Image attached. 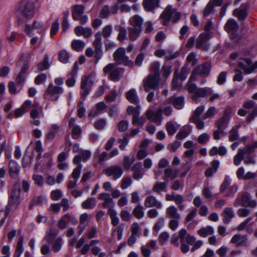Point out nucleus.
Returning a JSON list of instances; mask_svg holds the SVG:
<instances>
[{
	"mask_svg": "<svg viewBox=\"0 0 257 257\" xmlns=\"http://www.w3.org/2000/svg\"><path fill=\"white\" fill-rule=\"evenodd\" d=\"M17 14L27 20L32 19L35 14V4L33 0H21L17 8Z\"/></svg>",
	"mask_w": 257,
	"mask_h": 257,
	"instance_id": "obj_1",
	"label": "nucleus"
},
{
	"mask_svg": "<svg viewBox=\"0 0 257 257\" xmlns=\"http://www.w3.org/2000/svg\"><path fill=\"white\" fill-rule=\"evenodd\" d=\"M95 40L93 42L94 50L91 47L87 48L85 51L86 55L88 57H92L95 54V57L98 62L103 56V49L101 33L98 31L95 34Z\"/></svg>",
	"mask_w": 257,
	"mask_h": 257,
	"instance_id": "obj_2",
	"label": "nucleus"
},
{
	"mask_svg": "<svg viewBox=\"0 0 257 257\" xmlns=\"http://www.w3.org/2000/svg\"><path fill=\"white\" fill-rule=\"evenodd\" d=\"M140 105L136 106H128L126 109V112L128 115H133L132 123L133 125H137L138 126H143L145 121L146 118L143 116H140Z\"/></svg>",
	"mask_w": 257,
	"mask_h": 257,
	"instance_id": "obj_3",
	"label": "nucleus"
},
{
	"mask_svg": "<svg viewBox=\"0 0 257 257\" xmlns=\"http://www.w3.org/2000/svg\"><path fill=\"white\" fill-rule=\"evenodd\" d=\"M63 88L59 86H55L52 83L49 84L44 95L45 97H48V99L52 101H57L60 95L63 93Z\"/></svg>",
	"mask_w": 257,
	"mask_h": 257,
	"instance_id": "obj_4",
	"label": "nucleus"
},
{
	"mask_svg": "<svg viewBox=\"0 0 257 257\" xmlns=\"http://www.w3.org/2000/svg\"><path fill=\"white\" fill-rule=\"evenodd\" d=\"M105 74L110 73L109 78L111 81L117 82L120 79V73H123V68L117 67L115 63H109L103 68Z\"/></svg>",
	"mask_w": 257,
	"mask_h": 257,
	"instance_id": "obj_5",
	"label": "nucleus"
},
{
	"mask_svg": "<svg viewBox=\"0 0 257 257\" xmlns=\"http://www.w3.org/2000/svg\"><path fill=\"white\" fill-rule=\"evenodd\" d=\"M239 70L242 71L245 74H249L253 73L257 69V61L252 63L250 58H245L243 61L238 63Z\"/></svg>",
	"mask_w": 257,
	"mask_h": 257,
	"instance_id": "obj_6",
	"label": "nucleus"
},
{
	"mask_svg": "<svg viewBox=\"0 0 257 257\" xmlns=\"http://www.w3.org/2000/svg\"><path fill=\"white\" fill-rule=\"evenodd\" d=\"M180 14L177 11L176 9H173L171 6H167L161 15V17L166 22L172 20L173 23L177 22L180 19Z\"/></svg>",
	"mask_w": 257,
	"mask_h": 257,
	"instance_id": "obj_7",
	"label": "nucleus"
},
{
	"mask_svg": "<svg viewBox=\"0 0 257 257\" xmlns=\"http://www.w3.org/2000/svg\"><path fill=\"white\" fill-rule=\"evenodd\" d=\"M160 81V75H149L144 80V88L146 92H149L152 89L158 88V85Z\"/></svg>",
	"mask_w": 257,
	"mask_h": 257,
	"instance_id": "obj_8",
	"label": "nucleus"
},
{
	"mask_svg": "<svg viewBox=\"0 0 257 257\" xmlns=\"http://www.w3.org/2000/svg\"><path fill=\"white\" fill-rule=\"evenodd\" d=\"M211 69V64L209 62H205L203 64L198 65L193 71L190 77V80H195L198 75L202 76H207L209 75Z\"/></svg>",
	"mask_w": 257,
	"mask_h": 257,
	"instance_id": "obj_9",
	"label": "nucleus"
},
{
	"mask_svg": "<svg viewBox=\"0 0 257 257\" xmlns=\"http://www.w3.org/2000/svg\"><path fill=\"white\" fill-rule=\"evenodd\" d=\"M106 175L111 177L113 180H117L123 175V168L119 165H112L104 170Z\"/></svg>",
	"mask_w": 257,
	"mask_h": 257,
	"instance_id": "obj_10",
	"label": "nucleus"
},
{
	"mask_svg": "<svg viewBox=\"0 0 257 257\" xmlns=\"http://www.w3.org/2000/svg\"><path fill=\"white\" fill-rule=\"evenodd\" d=\"M163 109L159 108L155 112L149 109L146 112V115L148 119L160 125L162 123Z\"/></svg>",
	"mask_w": 257,
	"mask_h": 257,
	"instance_id": "obj_11",
	"label": "nucleus"
},
{
	"mask_svg": "<svg viewBox=\"0 0 257 257\" xmlns=\"http://www.w3.org/2000/svg\"><path fill=\"white\" fill-rule=\"evenodd\" d=\"M114 60L116 62L122 63L123 65H129L130 60L128 56H126V50L124 47L117 48L113 53Z\"/></svg>",
	"mask_w": 257,
	"mask_h": 257,
	"instance_id": "obj_12",
	"label": "nucleus"
},
{
	"mask_svg": "<svg viewBox=\"0 0 257 257\" xmlns=\"http://www.w3.org/2000/svg\"><path fill=\"white\" fill-rule=\"evenodd\" d=\"M209 38L210 34L208 32L201 34L196 40V47L204 50H208L209 48V44L208 43Z\"/></svg>",
	"mask_w": 257,
	"mask_h": 257,
	"instance_id": "obj_13",
	"label": "nucleus"
},
{
	"mask_svg": "<svg viewBox=\"0 0 257 257\" xmlns=\"http://www.w3.org/2000/svg\"><path fill=\"white\" fill-rule=\"evenodd\" d=\"M184 97L173 96L164 101L163 105L165 106L166 104H172L176 109L179 110L184 107Z\"/></svg>",
	"mask_w": 257,
	"mask_h": 257,
	"instance_id": "obj_14",
	"label": "nucleus"
},
{
	"mask_svg": "<svg viewBox=\"0 0 257 257\" xmlns=\"http://www.w3.org/2000/svg\"><path fill=\"white\" fill-rule=\"evenodd\" d=\"M119 9V5L116 4L111 8L108 6H104L100 12V16L102 19H107L112 14H116Z\"/></svg>",
	"mask_w": 257,
	"mask_h": 257,
	"instance_id": "obj_15",
	"label": "nucleus"
},
{
	"mask_svg": "<svg viewBox=\"0 0 257 257\" xmlns=\"http://www.w3.org/2000/svg\"><path fill=\"white\" fill-rule=\"evenodd\" d=\"M29 64L28 62H25L22 66L21 71L16 77V81L18 86L23 85L25 80V75L27 71L29 70Z\"/></svg>",
	"mask_w": 257,
	"mask_h": 257,
	"instance_id": "obj_16",
	"label": "nucleus"
},
{
	"mask_svg": "<svg viewBox=\"0 0 257 257\" xmlns=\"http://www.w3.org/2000/svg\"><path fill=\"white\" fill-rule=\"evenodd\" d=\"M20 189H13L9 195V200L8 203L15 206V209H17L19 205L20 204L21 201L20 199Z\"/></svg>",
	"mask_w": 257,
	"mask_h": 257,
	"instance_id": "obj_17",
	"label": "nucleus"
},
{
	"mask_svg": "<svg viewBox=\"0 0 257 257\" xmlns=\"http://www.w3.org/2000/svg\"><path fill=\"white\" fill-rule=\"evenodd\" d=\"M75 118H70L69 121V126L72 130L71 135L72 138L74 139H77L82 133V130L79 125L75 124Z\"/></svg>",
	"mask_w": 257,
	"mask_h": 257,
	"instance_id": "obj_18",
	"label": "nucleus"
},
{
	"mask_svg": "<svg viewBox=\"0 0 257 257\" xmlns=\"http://www.w3.org/2000/svg\"><path fill=\"white\" fill-rule=\"evenodd\" d=\"M125 98L130 102L136 105V106L139 105L140 98L135 89H131L126 91L125 93Z\"/></svg>",
	"mask_w": 257,
	"mask_h": 257,
	"instance_id": "obj_19",
	"label": "nucleus"
},
{
	"mask_svg": "<svg viewBox=\"0 0 257 257\" xmlns=\"http://www.w3.org/2000/svg\"><path fill=\"white\" fill-rule=\"evenodd\" d=\"M241 196V202L242 205L245 207L254 208L257 206V202L255 200H251L249 194L245 193Z\"/></svg>",
	"mask_w": 257,
	"mask_h": 257,
	"instance_id": "obj_20",
	"label": "nucleus"
},
{
	"mask_svg": "<svg viewBox=\"0 0 257 257\" xmlns=\"http://www.w3.org/2000/svg\"><path fill=\"white\" fill-rule=\"evenodd\" d=\"M144 205L147 208L157 207L158 208H162V204L158 201L157 198L154 196L151 195L146 198Z\"/></svg>",
	"mask_w": 257,
	"mask_h": 257,
	"instance_id": "obj_21",
	"label": "nucleus"
},
{
	"mask_svg": "<svg viewBox=\"0 0 257 257\" xmlns=\"http://www.w3.org/2000/svg\"><path fill=\"white\" fill-rule=\"evenodd\" d=\"M223 217V221L224 223L229 224L234 218L235 215L233 209L230 207L225 208L221 214Z\"/></svg>",
	"mask_w": 257,
	"mask_h": 257,
	"instance_id": "obj_22",
	"label": "nucleus"
},
{
	"mask_svg": "<svg viewBox=\"0 0 257 257\" xmlns=\"http://www.w3.org/2000/svg\"><path fill=\"white\" fill-rule=\"evenodd\" d=\"M229 119V111L226 110L224 115L217 121V127L222 133H224V129L227 126Z\"/></svg>",
	"mask_w": 257,
	"mask_h": 257,
	"instance_id": "obj_23",
	"label": "nucleus"
},
{
	"mask_svg": "<svg viewBox=\"0 0 257 257\" xmlns=\"http://www.w3.org/2000/svg\"><path fill=\"white\" fill-rule=\"evenodd\" d=\"M75 33L77 36L83 35L85 38L90 37L92 34V29L90 27L77 26L74 29Z\"/></svg>",
	"mask_w": 257,
	"mask_h": 257,
	"instance_id": "obj_24",
	"label": "nucleus"
},
{
	"mask_svg": "<svg viewBox=\"0 0 257 257\" xmlns=\"http://www.w3.org/2000/svg\"><path fill=\"white\" fill-rule=\"evenodd\" d=\"M59 130L60 127L57 124L51 125L49 132L45 136V141L50 142L54 140Z\"/></svg>",
	"mask_w": 257,
	"mask_h": 257,
	"instance_id": "obj_25",
	"label": "nucleus"
},
{
	"mask_svg": "<svg viewBox=\"0 0 257 257\" xmlns=\"http://www.w3.org/2000/svg\"><path fill=\"white\" fill-rule=\"evenodd\" d=\"M180 127L179 124L172 120L168 121L165 124L166 130L170 136L174 135Z\"/></svg>",
	"mask_w": 257,
	"mask_h": 257,
	"instance_id": "obj_26",
	"label": "nucleus"
},
{
	"mask_svg": "<svg viewBox=\"0 0 257 257\" xmlns=\"http://www.w3.org/2000/svg\"><path fill=\"white\" fill-rule=\"evenodd\" d=\"M160 0H144L143 5L145 10L152 12L156 8L159 6Z\"/></svg>",
	"mask_w": 257,
	"mask_h": 257,
	"instance_id": "obj_27",
	"label": "nucleus"
},
{
	"mask_svg": "<svg viewBox=\"0 0 257 257\" xmlns=\"http://www.w3.org/2000/svg\"><path fill=\"white\" fill-rule=\"evenodd\" d=\"M211 166L207 168L205 172L207 177H211L217 171L220 162L219 160H214L211 162Z\"/></svg>",
	"mask_w": 257,
	"mask_h": 257,
	"instance_id": "obj_28",
	"label": "nucleus"
},
{
	"mask_svg": "<svg viewBox=\"0 0 257 257\" xmlns=\"http://www.w3.org/2000/svg\"><path fill=\"white\" fill-rule=\"evenodd\" d=\"M166 214L168 217L171 219H180L181 218L177 209L174 206L168 207L166 210Z\"/></svg>",
	"mask_w": 257,
	"mask_h": 257,
	"instance_id": "obj_29",
	"label": "nucleus"
},
{
	"mask_svg": "<svg viewBox=\"0 0 257 257\" xmlns=\"http://www.w3.org/2000/svg\"><path fill=\"white\" fill-rule=\"evenodd\" d=\"M92 85H93L89 83V82L82 78L81 82V89L82 90V92L81 93V95L82 97L85 98L87 96L91 89Z\"/></svg>",
	"mask_w": 257,
	"mask_h": 257,
	"instance_id": "obj_30",
	"label": "nucleus"
},
{
	"mask_svg": "<svg viewBox=\"0 0 257 257\" xmlns=\"http://www.w3.org/2000/svg\"><path fill=\"white\" fill-rule=\"evenodd\" d=\"M224 29L228 33L238 31V24L234 19L229 20L226 23Z\"/></svg>",
	"mask_w": 257,
	"mask_h": 257,
	"instance_id": "obj_31",
	"label": "nucleus"
},
{
	"mask_svg": "<svg viewBox=\"0 0 257 257\" xmlns=\"http://www.w3.org/2000/svg\"><path fill=\"white\" fill-rule=\"evenodd\" d=\"M85 7L83 5H77L73 6V9L72 11V16L73 19L75 20L78 19L83 15L84 12Z\"/></svg>",
	"mask_w": 257,
	"mask_h": 257,
	"instance_id": "obj_32",
	"label": "nucleus"
},
{
	"mask_svg": "<svg viewBox=\"0 0 257 257\" xmlns=\"http://www.w3.org/2000/svg\"><path fill=\"white\" fill-rule=\"evenodd\" d=\"M178 238L181 241H195L196 240L195 237L188 233L186 229L184 228L181 229L179 231Z\"/></svg>",
	"mask_w": 257,
	"mask_h": 257,
	"instance_id": "obj_33",
	"label": "nucleus"
},
{
	"mask_svg": "<svg viewBox=\"0 0 257 257\" xmlns=\"http://www.w3.org/2000/svg\"><path fill=\"white\" fill-rule=\"evenodd\" d=\"M140 229V226L137 222H134L131 226V235L127 241H136V237L139 235V231Z\"/></svg>",
	"mask_w": 257,
	"mask_h": 257,
	"instance_id": "obj_34",
	"label": "nucleus"
},
{
	"mask_svg": "<svg viewBox=\"0 0 257 257\" xmlns=\"http://www.w3.org/2000/svg\"><path fill=\"white\" fill-rule=\"evenodd\" d=\"M167 183L165 182H157L153 186L152 191L160 194L161 192H166Z\"/></svg>",
	"mask_w": 257,
	"mask_h": 257,
	"instance_id": "obj_35",
	"label": "nucleus"
},
{
	"mask_svg": "<svg viewBox=\"0 0 257 257\" xmlns=\"http://www.w3.org/2000/svg\"><path fill=\"white\" fill-rule=\"evenodd\" d=\"M20 166L14 160H11L9 163V172L12 177L16 176L20 171Z\"/></svg>",
	"mask_w": 257,
	"mask_h": 257,
	"instance_id": "obj_36",
	"label": "nucleus"
},
{
	"mask_svg": "<svg viewBox=\"0 0 257 257\" xmlns=\"http://www.w3.org/2000/svg\"><path fill=\"white\" fill-rule=\"evenodd\" d=\"M192 131V128L191 126H185L177 133L176 138L180 140L185 139L191 133Z\"/></svg>",
	"mask_w": 257,
	"mask_h": 257,
	"instance_id": "obj_37",
	"label": "nucleus"
},
{
	"mask_svg": "<svg viewBox=\"0 0 257 257\" xmlns=\"http://www.w3.org/2000/svg\"><path fill=\"white\" fill-rule=\"evenodd\" d=\"M106 107V105L103 101L100 102L96 105V109L92 110L90 112L89 116L94 117L99 115L100 112L104 110Z\"/></svg>",
	"mask_w": 257,
	"mask_h": 257,
	"instance_id": "obj_38",
	"label": "nucleus"
},
{
	"mask_svg": "<svg viewBox=\"0 0 257 257\" xmlns=\"http://www.w3.org/2000/svg\"><path fill=\"white\" fill-rule=\"evenodd\" d=\"M178 176V170L173 171V169L170 167L167 168L164 170V179H170L173 180Z\"/></svg>",
	"mask_w": 257,
	"mask_h": 257,
	"instance_id": "obj_39",
	"label": "nucleus"
},
{
	"mask_svg": "<svg viewBox=\"0 0 257 257\" xmlns=\"http://www.w3.org/2000/svg\"><path fill=\"white\" fill-rule=\"evenodd\" d=\"M197 233L200 236L206 237L213 234L214 233V230L212 227L207 226L198 230Z\"/></svg>",
	"mask_w": 257,
	"mask_h": 257,
	"instance_id": "obj_40",
	"label": "nucleus"
},
{
	"mask_svg": "<svg viewBox=\"0 0 257 257\" xmlns=\"http://www.w3.org/2000/svg\"><path fill=\"white\" fill-rule=\"evenodd\" d=\"M141 32V29L139 27H133L130 26L128 27V37L132 41L135 40L138 37Z\"/></svg>",
	"mask_w": 257,
	"mask_h": 257,
	"instance_id": "obj_41",
	"label": "nucleus"
},
{
	"mask_svg": "<svg viewBox=\"0 0 257 257\" xmlns=\"http://www.w3.org/2000/svg\"><path fill=\"white\" fill-rule=\"evenodd\" d=\"M115 30L118 31L117 39L120 42H123L127 37V30L123 27L120 25L115 26Z\"/></svg>",
	"mask_w": 257,
	"mask_h": 257,
	"instance_id": "obj_42",
	"label": "nucleus"
},
{
	"mask_svg": "<svg viewBox=\"0 0 257 257\" xmlns=\"http://www.w3.org/2000/svg\"><path fill=\"white\" fill-rule=\"evenodd\" d=\"M143 22V19L138 15H135L130 19L131 26L133 27H139L141 29V26Z\"/></svg>",
	"mask_w": 257,
	"mask_h": 257,
	"instance_id": "obj_43",
	"label": "nucleus"
},
{
	"mask_svg": "<svg viewBox=\"0 0 257 257\" xmlns=\"http://www.w3.org/2000/svg\"><path fill=\"white\" fill-rule=\"evenodd\" d=\"M96 205V201L94 198H88L82 203V207L85 209H92Z\"/></svg>",
	"mask_w": 257,
	"mask_h": 257,
	"instance_id": "obj_44",
	"label": "nucleus"
},
{
	"mask_svg": "<svg viewBox=\"0 0 257 257\" xmlns=\"http://www.w3.org/2000/svg\"><path fill=\"white\" fill-rule=\"evenodd\" d=\"M71 46L72 48L77 51H82L85 46V43L81 40H74L72 42Z\"/></svg>",
	"mask_w": 257,
	"mask_h": 257,
	"instance_id": "obj_45",
	"label": "nucleus"
},
{
	"mask_svg": "<svg viewBox=\"0 0 257 257\" xmlns=\"http://www.w3.org/2000/svg\"><path fill=\"white\" fill-rule=\"evenodd\" d=\"M233 15L237 17L240 20L245 19L247 17V11L245 8L236 9L233 12Z\"/></svg>",
	"mask_w": 257,
	"mask_h": 257,
	"instance_id": "obj_46",
	"label": "nucleus"
},
{
	"mask_svg": "<svg viewBox=\"0 0 257 257\" xmlns=\"http://www.w3.org/2000/svg\"><path fill=\"white\" fill-rule=\"evenodd\" d=\"M49 67V57L47 54H45L43 61L38 64L37 67L40 71H44V70H47Z\"/></svg>",
	"mask_w": 257,
	"mask_h": 257,
	"instance_id": "obj_47",
	"label": "nucleus"
},
{
	"mask_svg": "<svg viewBox=\"0 0 257 257\" xmlns=\"http://www.w3.org/2000/svg\"><path fill=\"white\" fill-rule=\"evenodd\" d=\"M212 90L210 88H198L194 95L197 97H204L207 94L211 95Z\"/></svg>",
	"mask_w": 257,
	"mask_h": 257,
	"instance_id": "obj_48",
	"label": "nucleus"
},
{
	"mask_svg": "<svg viewBox=\"0 0 257 257\" xmlns=\"http://www.w3.org/2000/svg\"><path fill=\"white\" fill-rule=\"evenodd\" d=\"M135 161L134 157L131 158L128 156H124L122 158V169L128 170Z\"/></svg>",
	"mask_w": 257,
	"mask_h": 257,
	"instance_id": "obj_49",
	"label": "nucleus"
},
{
	"mask_svg": "<svg viewBox=\"0 0 257 257\" xmlns=\"http://www.w3.org/2000/svg\"><path fill=\"white\" fill-rule=\"evenodd\" d=\"M132 214L138 219L142 218L144 216L143 207L140 205L136 206L133 210Z\"/></svg>",
	"mask_w": 257,
	"mask_h": 257,
	"instance_id": "obj_50",
	"label": "nucleus"
},
{
	"mask_svg": "<svg viewBox=\"0 0 257 257\" xmlns=\"http://www.w3.org/2000/svg\"><path fill=\"white\" fill-rule=\"evenodd\" d=\"M244 150L238 149V152L234 157V165L238 166L241 163V161L243 160L244 157Z\"/></svg>",
	"mask_w": 257,
	"mask_h": 257,
	"instance_id": "obj_51",
	"label": "nucleus"
},
{
	"mask_svg": "<svg viewBox=\"0 0 257 257\" xmlns=\"http://www.w3.org/2000/svg\"><path fill=\"white\" fill-rule=\"evenodd\" d=\"M107 212L111 218L112 225L113 226H116L119 223V218L117 217L116 211L109 208Z\"/></svg>",
	"mask_w": 257,
	"mask_h": 257,
	"instance_id": "obj_52",
	"label": "nucleus"
},
{
	"mask_svg": "<svg viewBox=\"0 0 257 257\" xmlns=\"http://www.w3.org/2000/svg\"><path fill=\"white\" fill-rule=\"evenodd\" d=\"M32 179L35 184L40 187H42L45 183L44 179L41 175L36 174H33L32 175Z\"/></svg>",
	"mask_w": 257,
	"mask_h": 257,
	"instance_id": "obj_53",
	"label": "nucleus"
},
{
	"mask_svg": "<svg viewBox=\"0 0 257 257\" xmlns=\"http://www.w3.org/2000/svg\"><path fill=\"white\" fill-rule=\"evenodd\" d=\"M257 148V142H253L251 145H247L244 148H240V150L244 151V155L250 154L254 152Z\"/></svg>",
	"mask_w": 257,
	"mask_h": 257,
	"instance_id": "obj_54",
	"label": "nucleus"
},
{
	"mask_svg": "<svg viewBox=\"0 0 257 257\" xmlns=\"http://www.w3.org/2000/svg\"><path fill=\"white\" fill-rule=\"evenodd\" d=\"M204 110V106L201 105L196 108L194 111L192 116L190 118V120L199 119L200 115Z\"/></svg>",
	"mask_w": 257,
	"mask_h": 257,
	"instance_id": "obj_55",
	"label": "nucleus"
},
{
	"mask_svg": "<svg viewBox=\"0 0 257 257\" xmlns=\"http://www.w3.org/2000/svg\"><path fill=\"white\" fill-rule=\"evenodd\" d=\"M230 183L231 180L230 177L228 175L225 176L224 179L220 187V192L224 193L226 189L228 187V186L230 185Z\"/></svg>",
	"mask_w": 257,
	"mask_h": 257,
	"instance_id": "obj_56",
	"label": "nucleus"
},
{
	"mask_svg": "<svg viewBox=\"0 0 257 257\" xmlns=\"http://www.w3.org/2000/svg\"><path fill=\"white\" fill-rule=\"evenodd\" d=\"M57 231L54 229H51L49 231H47L44 239L46 241H52L56 237L57 235Z\"/></svg>",
	"mask_w": 257,
	"mask_h": 257,
	"instance_id": "obj_57",
	"label": "nucleus"
},
{
	"mask_svg": "<svg viewBox=\"0 0 257 257\" xmlns=\"http://www.w3.org/2000/svg\"><path fill=\"white\" fill-rule=\"evenodd\" d=\"M165 220L163 217H160L155 224L153 230L155 232H158L164 226Z\"/></svg>",
	"mask_w": 257,
	"mask_h": 257,
	"instance_id": "obj_58",
	"label": "nucleus"
},
{
	"mask_svg": "<svg viewBox=\"0 0 257 257\" xmlns=\"http://www.w3.org/2000/svg\"><path fill=\"white\" fill-rule=\"evenodd\" d=\"M59 60L62 63L66 64L69 61V56L68 52L65 50H61L59 53Z\"/></svg>",
	"mask_w": 257,
	"mask_h": 257,
	"instance_id": "obj_59",
	"label": "nucleus"
},
{
	"mask_svg": "<svg viewBox=\"0 0 257 257\" xmlns=\"http://www.w3.org/2000/svg\"><path fill=\"white\" fill-rule=\"evenodd\" d=\"M60 24L58 19L55 20V21L52 23L51 29H50V35L51 36L55 35L59 29Z\"/></svg>",
	"mask_w": 257,
	"mask_h": 257,
	"instance_id": "obj_60",
	"label": "nucleus"
},
{
	"mask_svg": "<svg viewBox=\"0 0 257 257\" xmlns=\"http://www.w3.org/2000/svg\"><path fill=\"white\" fill-rule=\"evenodd\" d=\"M112 26L110 25H108L103 27L102 31V36L104 38H108L111 36L112 33Z\"/></svg>",
	"mask_w": 257,
	"mask_h": 257,
	"instance_id": "obj_61",
	"label": "nucleus"
},
{
	"mask_svg": "<svg viewBox=\"0 0 257 257\" xmlns=\"http://www.w3.org/2000/svg\"><path fill=\"white\" fill-rule=\"evenodd\" d=\"M217 113V110L215 107H210L205 113L203 115L202 118L206 119L208 118L212 117Z\"/></svg>",
	"mask_w": 257,
	"mask_h": 257,
	"instance_id": "obj_62",
	"label": "nucleus"
},
{
	"mask_svg": "<svg viewBox=\"0 0 257 257\" xmlns=\"http://www.w3.org/2000/svg\"><path fill=\"white\" fill-rule=\"evenodd\" d=\"M237 192V186L236 184H234L229 188L228 192L225 195V197L226 198H232Z\"/></svg>",
	"mask_w": 257,
	"mask_h": 257,
	"instance_id": "obj_63",
	"label": "nucleus"
},
{
	"mask_svg": "<svg viewBox=\"0 0 257 257\" xmlns=\"http://www.w3.org/2000/svg\"><path fill=\"white\" fill-rule=\"evenodd\" d=\"M239 135L238 131L236 128H232L229 132V140L231 142H233L238 139Z\"/></svg>",
	"mask_w": 257,
	"mask_h": 257,
	"instance_id": "obj_64",
	"label": "nucleus"
}]
</instances>
